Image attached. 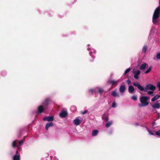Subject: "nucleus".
<instances>
[{
    "mask_svg": "<svg viewBox=\"0 0 160 160\" xmlns=\"http://www.w3.org/2000/svg\"><path fill=\"white\" fill-rule=\"evenodd\" d=\"M53 125V123L52 122L47 123L45 126V128L46 130H48L49 127H52Z\"/></svg>",
    "mask_w": 160,
    "mask_h": 160,
    "instance_id": "nucleus-11",
    "label": "nucleus"
},
{
    "mask_svg": "<svg viewBox=\"0 0 160 160\" xmlns=\"http://www.w3.org/2000/svg\"><path fill=\"white\" fill-rule=\"evenodd\" d=\"M98 90V93L100 94H102L103 93L104 90L103 89L101 88H95V91H94V92L96 93V90Z\"/></svg>",
    "mask_w": 160,
    "mask_h": 160,
    "instance_id": "nucleus-13",
    "label": "nucleus"
},
{
    "mask_svg": "<svg viewBox=\"0 0 160 160\" xmlns=\"http://www.w3.org/2000/svg\"><path fill=\"white\" fill-rule=\"evenodd\" d=\"M144 97H145V98H147V100L148 101H149V100H150V97H148L145 96H144Z\"/></svg>",
    "mask_w": 160,
    "mask_h": 160,
    "instance_id": "nucleus-42",
    "label": "nucleus"
},
{
    "mask_svg": "<svg viewBox=\"0 0 160 160\" xmlns=\"http://www.w3.org/2000/svg\"><path fill=\"white\" fill-rule=\"evenodd\" d=\"M160 116V114L159 113H158V116H157V118L158 119L159 118Z\"/></svg>",
    "mask_w": 160,
    "mask_h": 160,
    "instance_id": "nucleus-43",
    "label": "nucleus"
},
{
    "mask_svg": "<svg viewBox=\"0 0 160 160\" xmlns=\"http://www.w3.org/2000/svg\"><path fill=\"white\" fill-rule=\"evenodd\" d=\"M13 160H20V155H15L13 157Z\"/></svg>",
    "mask_w": 160,
    "mask_h": 160,
    "instance_id": "nucleus-20",
    "label": "nucleus"
},
{
    "mask_svg": "<svg viewBox=\"0 0 160 160\" xmlns=\"http://www.w3.org/2000/svg\"><path fill=\"white\" fill-rule=\"evenodd\" d=\"M152 68V66L150 67L149 68L144 72V73L145 74H147L149 73L151 71Z\"/></svg>",
    "mask_w": 160,
    "mask_h": 160,
    "instance_id": "nucleus-29",
    "label": "nucleus"
},
{
    "mask_svg": "<svg viewBox=\"0 0 160 160\" xmlns=\"http://www.w3.org/2000/svg\"><path fill=\"white\" fill-rule=\"evenodd\" d=\"M158 18H152V22L154 24H156L158 23L159 21L158 20Z\"/></svg>",
    "mask_w": 160,
    "mask_h": 160,
    "instance_id": "nucleus-24",
    "label": "nucleus"
},
{
    "mask_svg": "<svg viewBox=\"0 0 160 160\" xmlns=\"http://www.w3.org/2000/svg\"><path fill=\"white\" fill-rule=\"evenodd\" d=\"M133 85L134 86L137 87L140 91H146V90L154 91L156 89V87L151 84L147 85L145 88L140 84L138 82L133 83Z\"/></svg>",
    "mask_w": 160,
    "mask_h": 160,
    "instance_id": "nucleus-1",
    "label": "nucleus"
},
{
    "mask_svg": "<svg viewBox=\"0 0 160 160\" xmlns=\"http://www.w3.org/2000/svg\"><path fill=\"white\" fill-rule=\"evenodd\" d=\"M94 58L92 56H89L88 59V61L89 63L92 62L93 61Z\"/></svg>",
    "mask_w": 160,
    "mask_h": 160,
    "instance_id": "nucleus-21",
    "label": "nucleus"
},
{
    "mask_svg": "<svg viewBox=\"0 0 160 160\" xmlns=\"http://www.w3.org/2000/svg\"><path fill=\"white\" fill-rule=\"evenodd\" d=\"M148 132L151 135H154V131L150 130L148 131Z\"/></svg>",
    "mask_w": 160,
    "mask_h": 160,
    "instance_id": "nucleus-34",
    "label": "nucleus"
},
{
    "mask_svg": "<svg viewBox=\"0 0 160 160\" xmlns=\"http://www.w3.org/2000/svg\"><path fill=\"white\" fill-rule=\"evenodd\" d=\"M120 81H119L118 80L116 81H115L114 80H109L108 81V82L109 84L116 87L118 84L119 82H120Z\"/></svg>",
    "mask_w": 160,
    "mask_h": 160,
    "instance_id": "nucleus-4",
    "label": "nucleus"
},
{
    "mask_svg": "<svg viewBox=\"0 0 160 160\" xmlns=\"http://www.w3.org/2000/svg\"><path fill=\"white\" fill-rule=\"evenodd\" d=\"M98 132V130H94L92 131V136H95L97 135Z\"/></svg>",
    "mask_w": 160,
    "mask_h": 160,
    "instance_id": "nucleus-16",
    "label": "nucleus"
},
{
    "mask_svg": "<svg viewBox=\"0 0 160 160\" xmlns=\"http://www.w3.org/2000/svg\"><path fill=\"white\" fill-rule=\"evenodd\" d=\"M94 91V90L93 89H91L89 90V92H91L92 94H93V92Z\"/></svg>",
    "mask_w": 160,
    "mask_h": 160,
    "instance_id": "nucleus-39",
    "label": "nucleus"
},
{
    "mask_svg": "<svg viewBox=\"0 0 160 160\" xmlns=\"http://www.w3.org/2000/svg\"><path fill=\"white\" fill-rule=\"evenodd\" d=\"M50 101V99L49 98H47L45 99L44 101L42 103L43 106L46 107L47 106Z\"/></svg>",
    "mask_w": 160,
    "mask_h": 160,
    "instance_id": "nucleus-8",
    "label": "nucleus"
},
{
    "mask_svg": "<svg viewBox=\"0 0 160 160\" xmlns=\"http://www.w3.org/2000/svg\"><path fill=\"white\" fill-rule=\"evenodd\" d=\"M152 107L154 108L159 109L160 108V103L156 102L152 105Z\"/></svg>",
    "mask_w": 160,
    "mask_h": 160,
    "instance_id": "nucleus-10",
    "label": "nucleus"
},
{
    "mask_svg": "<svg viewBox=\"0 0 160 160\" xmlns=\"http://www.w3.org/2000/svg\"><path fill=\"white\" fill-rule=\"evenodd\" d=\"M87 112V111L85 110V111H84L83 112H82L81 113L82 114H84L86 113Z\"/></svg>",
    "mask_w": 160,
    "mask_h": 160,
    "instance_id": "nucleus-40",
    "label": "nucleus"
},
{
    "mask_svg": "<svg viewBox=\"0 0 160 160\" xmlns=\"http://www.w3.org/2000/svg\"><path fill=\"white\" fill-rule=\"evenodd\" d=\"M160 97V96L159 95H156L154 96L151 99L152 102H154L156 100L158 99Z\"/></svg>",
    "mask_w": 160,
    "mask_h": 160,
    "instance_id": "nucleus-18",
    "label": "nucleus"
},
{
    "mask_svg": "<svg viewBox=\"0 0 160 160\" xmlns=\"http://www.w3.org/2000/svg\"><path fill=\"white\" fill-rule=\"evenodd\" d=\"M148 90H146V91H143V92H145L147 93L149 95H152L153 93V91H147Z\"/></svg>",
    "mask_w": 160,
    "mask_h": 160,
    "instance_id": "nucleus-27",
    "label": "nucleus"
},
{
    "mask_svg": "<svg viewBox=\"0 0 160 160\" xmlns=\"http://www.w3.org/2000/svg\"><path fill=\"white\" fill-rule=\"evenodd\" d=\"M147 65V64L146 63H144L142 64L140 67V69L141 70L145 69Z\"/></svg>",
    "mask_w": 160,
    "mask_h": 160,
    "instance_id": "nucleus-19",
    "label": "nucleus"
},
{
    "mask_svg": "<svg viewBox=\"0 0 160 160\" xmlns=\"http://www.w3.org/2000/svg\"><path fill=\"white\" fill-rule=\"evenodd\" d=\"M43 106L42 105H40L38 106V113H42L44 111Z\"/></svg>",
    "mask_w": 160,
    "mask_h": 160,
    "instance_id": "nucleus-9",
    "label": "nucleus"
},
{
    "mask_svg": "<svg viewBox=\"0 0 160 160\" xmlns=\"http://www.w3.org/2000/svg\"><path fill=\"white\" fill-rule=\"evenodd\" d=\"M126 82L128 85H129V84H130L131 83V82L130 80L129 79H128V80H127L126 81Z\"/></svg>",
    "mask_w": 160,
    "mask_h": 160,
    "instance_id": "nucleus-37",
    "label": "nucleus"
},
{
    "mask_svg": "<svg viewBox=\"0 0 160 160\" xmlns=\"http://www.w3.org/2000/svg\"><path fill=\"white\" fill-rule=\"evenodd\" d=\"M147 47L146 45L143 46L142 49V52L145 53L147 50Z\"/></svg>",
    "mask_w": 160,
    "mask_h": 160,
    "instance_id": "nucleus-25",
    "label": "nucleus"
},
{
    "mask_svg": "<svg viewBox=\"0 0 160 160\" xmlns=\"http://www.w3.org/2000/svg\"><path fill=\"white\" fill-rule=\"evenodd\" d=\"M160 12V8L159 7H158L155 9L154 13L159 14Z\"/></svg>",
    "mask_w": 160,
    "mask_h": 160,
    "instance_id": "nucleus-23",
    "label": "nucleus"
},
{
    "mask_svg": "<svg viewBox=\"0 0 160 160\" xmlns=\"http://www.w3.org/2000/svg\"><path fill=\"white\" fill-rule=\"evenodd\" d=\"M131 70V69L130 68H128L127 69L125 72H124V74H127Z\"/></svg>",
    "mask_w": 160,
    "mask_h": 160,
    "instance_id": "nucleus-31",
    "label": "nucleus"
},
{
    "mask_svg": "<svg viewBox=\"0 0 160 160\" xmlns=\"http://www.w3.org/2000/svg\"><path fill=\"white\" fill-rule=\"evenodd\" d=\"M102 118L105 122H107L108 120V116L106 113H104L102 115Z\"/></svg>",
    "mask_w": 160,
    "mask_h": 160,
    "instance_id": "nucleus-7",
    "label": "nucleus"
},
{
    "mask_svg": "<svg viewBox=\"0 0 160 160\" xmlns=\"http://www.w3.org/2000/svg\"><path fill=\"white\" fill-rule=\"evenodd\" d=\"M23 143L24 142L23 140H21L20 142H19V144L20 145H22Z\"/></svg>",
    "mask_w": 160,
    "mask_h": 160,
    "instance_id": "nucleus-38",
    "label": "nucleus"
},
{
    "mask_svg": "<svg viewBox=\"0 0 160 160\" xmlns=\"http://www.w3.org/2000/svg\"><path fill=\"white\" fill-rule=\"evenodd\" d=\"M111 95L114 97H119V95L118 94L117 92L116 91H113L111 93Z\"/></svg>",
    "mask_w": 160,
    "mask_h": 160,
    "instance_id": "nucleus-15",
    "label": "nucleus"
},
{
    "mask_svg": "<svg viewBox=\"0 0 160 160\" xmlns=\"http://www.w3.org/2000/svg\"><path fill=\"white\" fill-rule=\"evenodd\" d=\"M19 149V148H18V149H17V150L16 151V155H20L19 154V153L18 152V150Z\"/></svg>",
    "mask_w": 160,
    "mask_h": 160,
    "instance_id": "nucleus-41",
    "label": "nucleus"
},
{
    "mask_svg": "<svg viewBox=\"0 0 160 160\" xmlns=\"http://www.w3.org/2000/svg\"><path fill=\"white\" fill-rule=\"evenodd\" d=\"M128 89L129 92L130 93L133 92L134 90V87L132 85L129 86Z\"/></svg>",
    "mask_w": 160,
    "mask_h": 160,
    "instance_id": "nucleus-17",
    "label": "nucleus"
},
{
    "mask_svg": "<svg viewBox=\"0 0 160 160\" xmlns=\"http://www.w3.org/2000/svg\"><path fill=\"white\" fill-rule=\"evenodd\" d=\"M74 123L76 126L79 125L81 122V120L78 119L77 118L73 120Z\"/></svg>",
    "mask_w": 160,
    "mask_h": 160,
    "instance_id": "nucleus-12",
    "label": "nucleus"
},
{
    "mask_svg": "<svg viewBox=\"0 0 160 160\" xmlns=\"http://www.w3.org/2000/svg\"><path fill=\"white\" fill-rule=\"evenodd\" d=\"M54 119L53 116H46L43 118V120L44 121H47L48 122L52 121Z\"/></svg>",
    "mask_w": 160,
    "mask_h": 160,
    "instance_id": "nucleus-5",
    "label": "nucleus"
},
{
    "mask_svg": "<svg viewBox=\"0 0 160 160\" xmlns=\"http://www.w3.org/2000/svg\"><path fill=\"white\" fill-rule=\"evenodd\" d=\"M126 90L125 85H121L119 88V91L121 93L124 92Z\"/></svg>",
    "mask_w": 160,
    "mask_h": 160,
    "instance_id": "nucleus-14",
    "label": "nucleus"
},
{
    "mask_svg": "<svg viewBox=\"0 0 160 160\" xmlns=\"http://www.w3.org/2000/svg\"><path fill=\"white\" fill-rule=\"evenodd\" d=\"M16 141L19 142V141L18 140H15L12 143V146L13 148H15V147H16L17 146L16 145Z\"/></svg>",
    "mask_w": 160,
    "mask_h": 160,
    "instance_id": "nucleus-28",
    "label": "nucleus"
},
{
    "mask_svg": "<svg viewBox=\"0 0 160 160\" xmlns=\"http://www.w3.org/2000/svg\"><path fill=\"white\" fill-rule=\"evenodd\" d=\"M159 14L154 13L153 15V18H159Z\"/></svg>",
    "mask_w": 160,
    "mask_h": 160,
    "instance_id": "nucleus-26",
    "label": "nucleus"
},
{
    "mask_svg": "<svg viewBox=\"0 0 160 160\" xmlns=\"http://www.w3.org/2000/svg\"><path fill=\"white\" fill-rule=\"evenodd\" d=\"M156 135L157 136H160V130H159L158 131L155 132Z\"/></svg>",
    "mask_w": 160,
    "mask_h": 160,
    "instance_id": "nucleus-33",
    "label": "nucleus"
},
{
    "mask_svg": "<svg viewBox=\"0 0 160 160\" xmlns=\"http://www.w3.org/2000/svg\"><path fill=\"white\" fill-rule=\"evenodd\" d=\"M133 73L134 74V78L136 79H138L139 78L138 76L140 75V71L138 70L134 69L133 71Z\"/></svg>",
    "mask_w": 160,
    "mask_h": 160,
    "instance_id": "nucleus-3",
    "label": "nucleus"
},
{
    "mask_svg": "<svg viewBox=\"0 0 160 160\" xmlns=\"http://www.w3.org/2000/svg\"><path fill=\"white\" fill-rule=\"evenodd\" d=\"M131 98L134 100L137 101V97L136 96H132L131 97Z\"/></svg>",
    "mask_w": 160,
    "mask_h": 160,
    "instance_id": "nucleus-30",
    "label": "nucleus"
},
{
    "mask_svg": "<svg viewBox=\"0 0 160 160\" xmlns=\"http://www.w3.org/2000/svg\"><path fill=\"white\" fill-rule=\"evenodd\" d=\"M151 96H153V94H152V95H151Z\"/></svg>",
    "mask_w": 160,
    "mask_h": 160,
    "instance_id": "nucleus-46",
    "label": "nucleus"
},
{
    "mask_svg": "<svg viewBox=\"0 0 160 160\" xmlns=\"http://www.w3.org/2000/svg\"><path fill=\"white\" fill-rule=\"evenodd\" d=\"M140 101L141 103L138 104V106L139 107H145L149 104V101L147 100V98H145L144 96H141L140 97Z\"/></svg>",
    "mask_w": 160,
    "mask_h": 160,
    "instance_id": "nucleus-2",
    "label": "nucleus"
},
{
    "mask_svg": "<svg viewBox=\"0 0 160 160\" xmlns=\"http://www.w3.org/2000/svg\"><path fill=\"white\" fill-rule=\"evenodd\" d=\"M159 5H160V0H159Z\"/></svg>",
    "mask_w": 160,
    "mask_h": 160,
    "instance_id": "nucleus-44",
    "label": "nucleus"
},
{
    "mask_svg": "<svg viewBox=\"0 0 160 160\" xmlns=\"http://www.w3.org/2000/svg\"><path fill=\"white\" fill-rule=\"evenodd\" d=\"M68 115V112L66 111L62 110L59 113V116L62 118H65Z\"/></svg>",
    "mask_w": 160,
    "mask_h": 160,
    "instance_id": "nucleus-6",
    "label": "nucleus"
},
{
    "mask_svg": "<svg viewBox=\"0 0 160 160\" xmlns=\"http://www.w3.org/2000/svg\"><path fill=\"white\" fill-rule=\"evenodd\" d=\"M157 87L158 88L159 90L160 91V82L157 83Z\"/></svg>",
    "mask_w": 160,
    "mask_h": 160,
    "instance_id": "nucleus-35",
    "label": "nucleus"
},
{
    "mask_svg": "<svg viewBox=\"0 0 160 160\" xmlns=\"http://www.w3.org/2000/svg\"><path fill=\"white\" fill-rule=\"evenodd\" d=\"M112 123V121H111L108 122L105 125V127L107 128H109Z\"/></svg>",
    "mask_w": 160,
    "mask_h": 160,
    "instance_id": "nucleus-22",
    "label": "nucleus"
},
{
    "mask_svg": "<svg viewBox=\"0 0 160 160\" xmlns=\"http://www.w3.org/2000/svg\"><path fill=\"white\" fill-rule=\"evenodd\" d=\"M156 58L158 59H160V53H159L157 54Z\"/></svg>",
    "mask_w": 160,
    "mask_h": 160,
    "instance_id": "nucleus-36",
    "label": "nucleus"
},
{
    "mask_svg": "<svg viewBox=\"0 0 160 160\" xmlns=\"http://www.w3.org/2000/svg\"><path fill=\"white\" fill-rule=\"evenodd\" d=\"M155 123V122H153V124H154Z\"/></svg>",
    "mask_w": 160,
    "mask_h": 160,
    "instance_id": "nucleus-45",
    "label": "nucleus"
},
{
    "mask_svg": "<svg viewBox=\"0 0 160 160\" xmlns=\"http://www.w3.org/2000/svg\"><path fill=\"white\" fill-rule=\"evenodd\" d=\"M116 102H112V107L113 108H116Z\"/></svg>",
    "mask_w": 160,
    "mask_h": 160,
    "instance_id": "nucleus-32",
    "label": "nucleus"
}]
</instances>
